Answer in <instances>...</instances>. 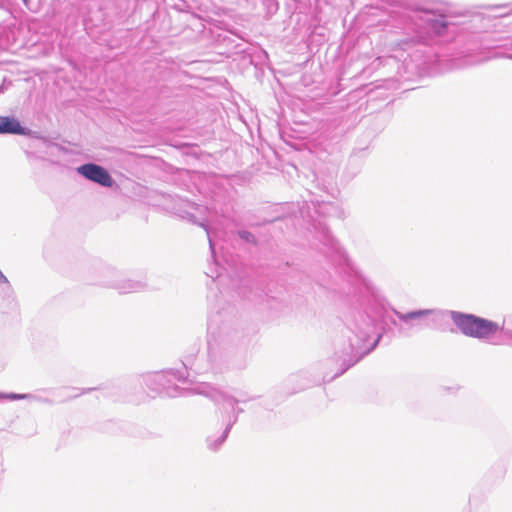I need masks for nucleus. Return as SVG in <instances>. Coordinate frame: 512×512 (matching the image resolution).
Masks as SVG:
<instances>
[{
	"label": "nucleus",
	"instance_id": "1",
	"mask_svg": "<svg viewBox=\"0 0 512 512\" xmlns=\"http://www.w3.org/2000/svg\"><path fill=\"white\" fill-rule=\"evenodd\" d=\"M452 319L464 335L474 338H489L501 331L504 326V323L500 324L471 314L454 313Z\"/></svg>",
	"mask_w": 512,
	"mask_h": 512
},
{
	"label": "nucleus",
	"instance_id": "3",
	"mask_svg": "<svg viewBox=\"0 0 512 512\" xmlns=\"http://www.w3.org/2000/svg\"><path fill=\"white\" fill-rule=\"evenodd\" d=\"M23 131L22 126L16 119L0 117V133L21 134Z\"/></svg>",
	"mask_w": 512,
	"mask_h": 512
},
{
	"label": "nucleus",
	"instance_id": "2",
	"mask_svg": "<svg viewBox=\"0 0 512 512\" xmlns=\"http://www.w3.org/2000/svg\"><path fill=\"white\" fill-rule=\"evenodd\" d=\"M79 174L84 176L86 179L98 183L105 187H111L114 183L112 177L108 171L93 163L84 164L77 168Z\"/></svg>",
	"mask_w": 512,
	"mask_h": 512
},
{
	"label": "nucleus",
	"instance_id": "4",
	"mask_svg": "<svg viewBox=\"0 0 512 512\" xmlns=\"http://www.w3.org/2000/svg\"><path fill=\"white\" fill-rule=\"evenodd\" d=\"M27 397L28 396L25 394H10L7 396V398H9V399H25Z\"/></svg>",
	"mask_w": 512,
	"mask_h": 512
},
{
	"label": "nucleus",
	"instance_id": "5",
	"mask_svg": "<svg viewBox=\"0 0 512 512\" xmlns=\"http://www.w3.org/2000/svg\"><path fill=\"white\" fill-rule=\"evenodd\" d=\"M440 27L442 28V30H445L447 27V24L445 22H442V23H440Z\"/></svg>",
	"mask_w": 512,
	"mask_h": 512
}]
</instances>
